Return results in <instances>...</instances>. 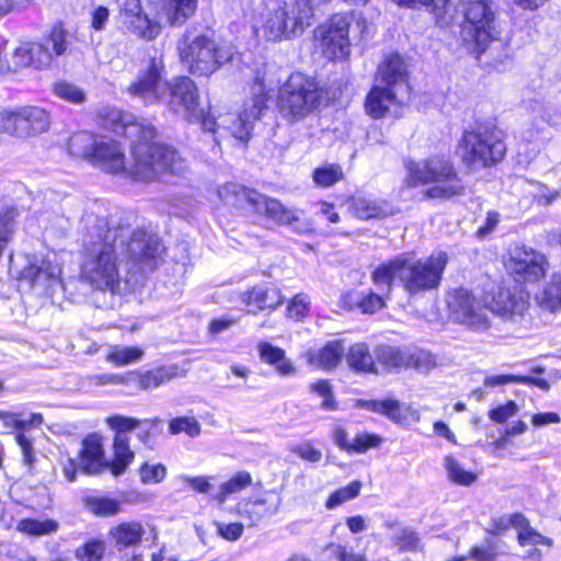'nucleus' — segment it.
<instances>
[{
  "label": "nucleus",
  "instance_id": "f257e3e1",
  "mask_svg": "<svg viewBox=\"0 0 561 561\" xmlns=\"http://www.w3.org/2000/svg\"><path fill=\"white\" fill-rule=\"evenodd\" d=\"M162 251L154 234L108 228L102 240L87 248L81 276L94 289L123 295L135 290L138 273L142 277L157 267Z\"/></svg>",
  "mask_w": 561,
  "mask_h": 561
},
{
  "label": "nucleus",
  "instance_id": "f03ea898",
  "mask_svg": "<svg viewBox=\"0 0 561 561\" xmlns=\"http://www.w3.org/2000/svg\"><path fill=\"white\" fill-rule=\"evenodd\" d=\"M111 115L116 123L115 133L136 138L137 142L133 147L134 163L127 168L121 145L103 136L91 160L92 164L105 172L127 173L136 181L144 182L153 181L164 172L179 174L185 171V161L172 147L150 141L156 136V129L150 123L138 122L134 115L118 111Z\"/></svg>",
  "mask_w": 561,
  "mask_h": 561
},
{
  "label": "nucleus",
  "instance_id": "7ed1b4c3",
  "mask_svg": "<svg viewBox=\"0 0 561 561\" xmlns=\"http://www.w3.org/2000/svg\"><path fill=\"white\" fill-rule=\"evenodd\" d=\"M448 256L437 252L422 260L414 252L401 253L380 263L371 273L375 287L391 293L393 282L399 280L403 290L415 297L436 289L446 268Z\"/></svg>",
  "mask_w": 561,
  "mask_h": 561
},
{
  "label": "nucleus",
  "instance_id": "20e7f679",
  "mask_svg": "<svg viewBox=\"0 0 561 561\" xmlns=\"http://www.w3.org/2000/svg\"><path fill=\"white\" fill-rule=\"evenodd\" d=\"M331 0H275L263 15L262 35L271 42L289 41L299 37L310 27L314 9Z\"/></svg>",
  "mask_w": 561,
  "mask_h": 561
},
{
  "label": "nucleus",
  "instance_id": "39448f33",
  "mask_svg": "<svg viewBox=\"0 0 561 561\" xmlns=\"http://www.w3.org/2000/svg\"><path fill=\"white\" fill-rule=\"evenodd\" d=\"M270 100V89L266 87L264 78L256 76L250 85V96L243 104V110L234 117L232 114H226L219 117L220 123L210 115H205L201 110L199 117L191 122H199L204 130L216 133V127H225L230 130L232 136L241 142H247L252 134L253 126L267 111Z\"/></svg>",
  "mask_w": 561,
  "mask_h": 561
},
{
  "label": "nucleus",
  "instance_id": "423d86ee",
  "mask_svg": "<svg viewBox=\"0 0 561 561\" xmlns=\"http://www.w3.org/2000/svg\"><path fill=\"white\" fill-rule=\"evenodd\" d=\"M239 195L244 197L257 214L278 226H287L291 231L300 234L313 230V222L305 216L304 210L286 207L276 198L248 191L234 183L226 184L218 190L219 198L226 204H236Z\"/></svg>",
  "mask_w": 561,
  "mask_h": 561
},
{
  "label": "nucleus",
  "instance_id": "0eeeda50",
  "mask_svg": "<svg viewBox=\"0 0 561 561\" xmlns=\"http://www.w3.org/2000/svg\"><path fill=\"white\" fill-rule=\"evenodd\" d=\"M465 21L462 41L477 57L488 49L501 48L500 30L493 3L488 0H460Z\"/></svg>",
  "mask_w": 561,
  "mask_h": 561
},
{
  "label": "nucleus",
  "instance_id": "6e6552de",
  "mask_svg": "<svg viewBox=\"0 0 561 561\" xmlns=\"http://www.w3.org/2000/svg\"><path fill=\"white\" fill-rule=\"evenodd\" d=\"M321 99L322 92L313 77L293 72L279 88L277 106L285 121L296 123L313 113Z\"/></svg>",
  "mask_w": 561,
  "mask_h": 561
},
{
  "label": "nucleus",
  "instance_id": "1a4fd4ad",
  "mask_svg": "<svg viewBox=\"0 0 561 561\" xmlns=\"http://www.w3.org/2000/svg\"><path fill=\"white\" fill-rule=\"evenodd\" d=\"M355 24L363 36L367 21L354 12L336 13L314 30V44L321 54L330 60L345 59L351 53L350 30Z\"/></svg>",
  "mask_w": 561,
  "mask_h": 561
},
{
  "label": "nucleus",
  "instance_id": "9d476101",
  "mask_svg": "<svg viewBox=\"0 0 561 561\" xmlns=\"http://www.w3.org/2000/svg\"><path fill=\"white\" fill-rule=\"evenodd\" d=\"M505 151L501 133L489 128L465 131L458 145V154L472 170L497 163Z\"/></svg>",
  "mask_w": 561,
  "mask_h": 561
},
{
  "label": "nucleus",
  "instance_id": "9b49d317",
  "mask_svg": "<svg viewBox=\"0 0 561 561\" xmlns=\"http://www.w3.org/2000/svg\"><path fill=\"white\" fill-rule=\"evenodd\" d=\"M230 45H219L206 35H198L181 48L183 65L195 76H209L233 57Z\"/></svg>",
  "mask_w": 561,
  "mask_h": 561
},
{
  "label": "nucleus",
  "instance_id": "f8f14e48",
  "mask_svg": "<svg viewBox=\"0 0 561 561\" xmlns=\"http://www.w3.org/2000/svg\"><path fill=\"white\" fill-rule=\"evenodd\" d=\"M163 68L161 59H150L148 66L141 69L135 80L128 85L127 92L145 104L161 102L168 94L169 85L163 76Z\"/></svg>",
  "mask_w": 561,
  "mask_h": 561
},
{
  "label": "nucleus",
  "instance_id": "ddd939ff",
  "mask_svg": "<svg viewBox=\"0 0 561 561\" xmlns=\"http://www.w3.org/2000/svg\"><path fill=\"white\" fill-rule=\"evenodd\" d=\"M23 260L24 264L20 272L22 278L51 294L57 288H62L61 266L57 261L56 254L47 256L26 254L23 256Z\"/></svg>",
  "mask_w": 561,
  "mask_h": 561
},
{
  "label": "nucleus",
  "instance_id": "4468645a",
  "mask_svg": "<svg viewBox=\"0 0 561 561\" xmlns=\"http://www.w3.org/2000/svg\"><path fill=\"white\" fill-rule=\"evenodd\" d=\"M105 422L116 433L113 442L114 460L108 463V468L113 476L118 477L125 472L135 458V454L129 447L127 433L138 427L141 421L134 417L114 415L107 417Z\"/></svg>",
  "mask_w": 561,
  "mask_h": 561
},
{
  "label": "nucleus",
  "instance_id": "2eb2a0df",
  "mask_svg": "<svg viewBox=\"0 0 561 561\" xmlns=\"http://www.w3.org/2000/svg\"><path fill=\"white\" fill-rule=\"evenodd\" d=\"M450 316L460 323L476 330L489 327V318L484 308L467 289L459 288L450 291L447 297Z\"/></svg>",
  "mask_w": 561,
  "mask_h": 561
},
{
  "label": "nucleus",
  "instance_id": "dca6fc26",
  "mask_svg": "<svg viewBox=\"0 0 561 561\" xmlns=\"http://www.w3.org/2000/svg\"><path fill=\"white\" fill-rule=\"evenodd\" d=\"M528 296L517 286H497L484 300V307L504 320L515 321L528 309Z\"/></svg>",
  "mask_w": 561,
  "mask_h": 561
},
{
  "label": "nucleus",
  "instance_id": "f3484780",
  "mask_svg": "<svg viewBox=\"0 0 561 561\" xmlns=\"http://www.w3.org/2000/svg\"><path fill=\"white\" fill-rule=\"evenodd\" d=\"M405 185L415 187L431 184L439 178H448V174H450L455 168L448 158L436 154L420 161H408L405 163Z\"/></svg>",
  "mask_w": 561,
  "mask_h": 561
},
{
  "label": "nucleus",
  "instance_id": "a211bd4d",
  "mask_svg": "<svg viewBox=\"0 0 561 561\" xmlns=\"http://www.w3.org/2000/svg\"><path fill=\"white\" fill-rule=\"evenodd\" d=\"M169 108L186 121L197 119L201 114L196 84L188 77L174 79L168 85Z\"/></svg>",
  "mask_w": 561,
  "mask_h": 561
},
{
  "label": "nucleus",
  "instance_id": "6ab92c4d",
  "mask_svg": "<svg viewBox=\"0 0 561 561\" xmlns=\"http://www.w3.org/2000/svg\"><path fill=\"white\" fill-rule=\"evenodd\" d=\"M124 23L137 36L145 39H153L161 33L160 22L157 21V12L153 16L145 13L140 0H117Z\"/></svg>",
  "mask_w": 561,
  "mask_h": 561
},
{
  "label": "nucleus",
  "instance_id": "aec40b11",
  "mask_svg": "<svg viewBox=\"0 0 561 561\" xmlns=\"http://www.w3.org/2000/svg\"><path fill=\"white\" fill-rule=\"evenodd\" d=\"M508 270L520 275L527 282H536L543 277L548 263L546 256L530 248H515L507 264Z\"/></svg>",
  "mask_w": 561,
  "mask_h": 561
},
{
  "label": "nucleus",
  "instance_id": "412c9836",
  "mask_svg": "<svg viewBox=\"0 0 561 561\" xmlns=\"http://www.w3.org/2000/svg\"><path fill=\"white\" fill-rule=\"evenodd\" d=\"M376 81L383 88L409 93V69L405 59L399 54H390L378 65Z\"/></svg>",
  "mask_w": 561,
  "mask_h": 561
},
{
  "label": "nucleus",
  "instance_id": "4be33fe9",
  "mask_svg": "<svg viewBox=\"0 0 561 561\" xmlns=\"http://www.w3.org/2000/svg\"><path fill=\"white\" fill-rule=\"evenodd\" d=\"M402 93L376 84L365 100V111L373 118H381L387 114L399 117L404 106Z\"/></svg>",
  "mask_w": 561,
  "mask_h": 561
},
{
  "label": "nucleus",
  "instance_id": "5701e85b",
  "mask_svg": "<svg viewBox=\"0 0 561 561\" xmlns=\"http://www.w3.org/2000/svg\"><path fill=\"white\" fill-rule=\"evenodd\" d=\"M358 407L379 413L396 424L409 426L420 421L419 411L394 399L358 401Z\"/></svg>",
  "mask_w": 561,
  "mask_h": 561
},
{
  "label": "nucleus",
  "instance_id": "b1692460",
  "mask_svg": "<svg viewBox=\"0 0 561 561\" xmlns=\"http://www.w3.org/2000/svg\"><path fill=\"white\" fill-rule=\"evenodd\" d=\"M279 288L264 284L255 285L240 294L241 302L248 307V312L256 314L264 310H275L284 302Z\"/></svg>",
  "mask_w": 561,
  "mask_h": 561
},
{
  "label": "nucleus",
  "instance_id": "393cba45",
  "mask_svg": "<svg viewBox=\"0 0 561 561\" xmlns=\"http://www.w3.org/2000/svg\"><path fill=\"white\" fill-rule=\"evenodd\" d=\"M0 420L3 421L4 426L12 427L18 431L15 440L23 453L25 462L31 463L33 461V443L32 439L23 433V431L27 427L39 426L43 423V415L39 413H32L28 419L24 420L21 419L20 414L0 411Z\"/></svg>",
  "mask_w": 561,
  "mask_h": 561
},
{
  "label": "nucleus",
  "instance_id": "a878e982",
  "mask_svg": "<svg viewBox=\"0 0 561 561\" xmlns=\"http://www.w3.org/2000/svg\"><path fill=\"white\" fill-rule=\"evenodd\" d=\"M197 8V0H161L156 4L157 21L162 24L182 25Z\"/></svg>",
  "mask_w": 561,
  "mask_h": 561
},
{
  "label": "nucleus",
  "instance_id": "bb28decb",
  "mask_svg": "<svg viewBox=\"0 0 561 561\" xmlns=\"http://www.w3.org/2000/svg\"><path fill=\"white\" fill-rule=\"evenodd\" d=\"M280 504L282 497L271 491L264 497L247 501L239 512L242 518L249 520L250 526H255L264 518L276 514Z\"/></svg>",
  "mask_w": 561,
  "mask_h": 561
},
{
  "label": "nucleus",
  "instance_id": "cd10ccee",
  "mask_svg": "<svg viewBox=\"0 0 561 561\" xmlns=\"http://www.w3.org/2000/svg\"><path fill=\"white\" fill-rule=\"evenodd\" d=\"M348 210L360 220L380 219L393 214V208L388 202L366 195L350 198Z\"/></svg>",
  "mask_w": 561,
  "mask_h": 561
},
{
  "label": "nucleus",
  "instance_id": "c85d7f7f",
  "mask_svg": "<svg viewBox=\"0 0 561 561\" xmlns=\"http://www.w3.org/2000/svg\"><path fill=\"white\" fill-rule=\"evenodd\" d=\"M21 139H26L45 133L50 126V115L39 106H19Z\"/></svg>",
  "mask_w": 561,
  "mask_h": 561
},
{
  "label": "nucleus",
  "instance_id": "c756f323",
  "mask_svg": "<svg viewBox=\"0 0 561 561\" xmlns=\"http://www.w3.org/2000/svg\"><path fill=\"white\" fill-rule=\"evenodd\" d=\"M145 533V527L140 522H122L110 529L108 538L118 551H123L137 548L141 543Z\"/></svg>",
  "mask_w": 561,
  "mask_h": 561
},
{
  "label": "nucleus",
  "instance_id": "7c9ffc66",
  "mask_svg": "<svg viewBox=\"0 0 561 561\" xmlns=\"http://www.w3.org/2000/svg\"><path fill=\"white\" fill-rule=\"evenodd\" d=\"M344 351L342 341L335 340L328 342L319 350H308L304 357L310 366L322 370H331L341 363Z\"/></svg>",
  "mask_w": 561,
  "mask_h": 561
},
{
  "label": "nucleus",
  "instance_id": "2f4dec72",
  "mask_svg": "<svg viewBox=\"0 0 561 561\" xmlns=\"http://www.w3.org/2000/svg\"><path fill=\"white\" fill-rule=\"evenodd\" d=\"M508 523L518 528V542L520 546H530L531 548L526 551L527 558L539 561L541 559V552L537 546L542 545L550 547L551 540L539 533L535 531L527 524L526 518L522 514H513L510 516Z\"/></svg>",
  "mask_w": 561,
  "mask_h": 561
},
{
  "label": "nucleus",
  "instance_id": "473e14b6",
  "mask_svg": "<svg viewBox=\"0 0 561 561\" xmlns=\"http://www.w3.org/2000/svg\"><path fill=\"white\" fill-rule=\"evenodd\" d=\"M80 465L82 470L90 474L100 473L108 468L100 436L90 435L83 440Z\"/></svg>",
  "mask_w": 561,
  "mask_h": 561
},
{
  "label": "nucleus",
  "instance_id": "72a5a7b5",
  "mask_svg": "<svg viewBox=\"0 0 561 561\" xmlns=\"http://www.w3.org/2000/svg\"><path fill=\"white\" fill-rule=\"evenodd\" d=\"M179 376H183V374H180L179 367L176 365H169L160 366L142 374L130 373L128 374V380L133 383H137L138 388L142 390H151Z\"/></svg>",
  "mask_w": 561,
  "mask_h": 561
},
{
  "label": "nucleus",
  "instance_id": "f704fd0d",
  "mask_svg": "<svg viewBox=\"0 0 561 561\" xmlns=\"http://www.w3.org/2000/svg\"><path fill=\"white\" fill-rule=\"evenodd\" d=\"M379 293L371 290L365 291H348L343 296V304L351 310L357 309L363 313H375L376 311L385 307V296L390 293H386L376 287Z\"/></svg>",
  "mask_w": 561,
  "mask_h": 561
},
{
  "label": "nucleus",
  "instance_id": "c9c22d12",
  "mask_svg": "<svg viewBox=\"0 0 561 561\" xmlns=\"http://www.w3.org/2000/svg\"><path fill=\"white\" fill-rule=\"evenodd\" d=\"M260 359L275 368L283 377L294 376L297 371L295 365L286 357L283 348L272 345L268 342L257 344Z\"/></svg>",
  "mask_w": 561,
  "mask_h": 561
},
{
  "label": "nucleus",
  "instance_id": "e433bc0d",
  "mask_svg": "<svg viewBox=\"0 0 561 561\" xmlns=\"http://www.w3.org/2000/svg\"><path fill=\"white\" fill-rule=\"evenodd\" d=\"M534 300L542 310L549 312L561 310V273L552 274L549 282L535 293Z\"/></svg>",
  "mask_w": 561,
  "mask_h": 561
},
{
  "label": "nucleus",
  "instance_id": "4c0bfd02",
  "mask_svg": "<svg viewBox=\"0 0 561 561\" xmlns=\"http://www.w3.org/2000/svg\"><path fill=\"white\" fill-rule=\"evenodd\" d=\"M347 366L356 371L363 374H380L374 355L366 343L353 344L345 355Z\"/></svg>",
  "mask_w": 561,
  "mask_h": 561
},
{
  "label": "nucleus",
  "instance_id": "58836bf2",
  "mask_svg": "<svg viewBox=\"0 0 561 561\" xmlns=\"http://www.w3.org/2000/svg\"><path fill=\"white\" fill-rule=\"evenodd\" d=\"M431 184L425 191V196L431 199H450L465 193V185L456 170L448 178H439Z\"/></svg>",
  "mask_w": 561,
  "mask_h": 561
},
{
  "label": "nucleus",
  "instance_id": "ea45409f",
  "mask_svg": "<svg viewBox=\"0 0 561 561\" xmlns=\"http://www.w3.org/2000/svg\"><path fill=\"white\" fill-rule=\"evenodd\" d=\"M102 137L103 136H96L87 131L77 133L69 139V152L73 157L91 162L93 156H95L100 138Z\"/></svg>",
  "mask_w": 561,
  "mask_h": 561
},
{
  "label": "nucleus",
  "instance_id": "a19ab883",
  "mask_svg": "<svg viewBox=\"0 0 561 561\" xmlns=\"http://www.w3.org/2000/svg\"><path fill=\"white\" fill-rule=\"evenodd\" d=\"M443 466L446 471L447 479L456 485L470 486L478 480L477 473L465 469L462 463L451 455L444 457Z\"/></svg>",
  "mask_w": 561,
  "mask_h": 561
},
{
  "label": "nucleus",
  "instance_id": "79ce46f5",
  "mask_svg": "<svg viewBox=\"0 0 561 561\" xmlns=\"http://www.w3.org/2000/svg\"><path fill=\"white\" fill-rule=\"evenodd\" d=\"M59 529V523L51 518L46 519H34L23 518L19 520L16 530L33 537L48 536L57 533Z\"/></svg>",
  "mask_w": 561,
  "mask_h": 561
},
{
  "label": "nucleus",
  "instance_id": "37998d69",
  "mask_svg": "<svg viewBox=\"0 0 561 561\" xmlns=\"http://www.w3.org/2000/svg\"><path fill=\"white\" fill-rule=\"evenodd\" d=\"M252 484V476L248 471H239L229 480L220 484L216 500L222 504L227 499L236 493H240Z\"/></svg>",
  "mask_w": 561,
  "mask_h": 561
},
{
  "label": "nucleus",
  "instance_id": "c03bdc74",
  "mask_svg": "<svg viewBox=\"0 0 561 561\" xmlns=\"http://www.w3.org/2000/svg\"><path fill=\"white\" fill-rule=\"evenodd\" d=\"M144 357V351L138 346H112L106 355V360L115 366H126L139 362Z\"/></svg>",
  "mask_w": 561,
  "mask_h": 561
},
{
  "label": "nucleus",
  "instance_id": "a18cd8bd",
  "mask_svg": "<svg viewBox=\"0 0 561 561\" xmlns=\"http://www.w3.org/2000/svg\"><path fill=\"white\" fill-rule=\"evenodd\" d=\"M377 366H381L383 370H391L405 365L404 354L394 346L380 345L375 350Z\"/></svg>",
  "mask_w": 561,
  "mask_h": 561
},
{
  "label": "nucleus",
  "instance_id": "49530a36",
  "mask_svg": "<svg viewBox=\"0 0 561 561\" xmlns=\"http://www.w3.org/2000/svg\"><path fill=\"white\" fill-rule=\"evenodd\" d=\"M362 482L358 480L352 481L345 486H342L332 492L325 501V507L333 510L343 503L357 497L362 490Z\"/></svg>",
  "mask_w": 561,
  "mask_h": 561
},
{
  "label": "nucleus",
  "instance_id": "de8ad7c7",
  "mask_svg": "<svg viewBox=\"0 0 561 561\" xmlns=\"http://www.w3.org/2000/svg\"><path fill=\"white\" fill-rule=\"evenodd\" d=\"M87 508L99 516H113L121 512V502L106 496H92L85 501Z\"/></svg>",
  "mask_w": 561,
  "mask_h": 561
},
{
  "label": "nucleus",
  "instance_id": "09e8293b",
  "mask_svg": "<svg viewBox=\"0 0 561 561\" xmlns=\"http://www.w3.org/2000/svg\"><path fill=\"white\" fill-rule=\"evenodd\" d=\"M19 106L0 108V133L21 138Z\"/></svg>",
  "mask_w": 561,
  "mask_h": 561
},
{
  "label": "nucleus",
  "instance_id": "8fccbe9b",
  "mask_svg": "<svg viewBox=\"0 0 561 561\" xmlns=\"http://www.w3.org/2000/svg\"><path fill=\"white\" fill-rule=\"evenodd\" d=\"M69 33L61 25H55L49 35L44 39V44L49 47L53 56H61L69 48Z\"/></svg>",
  "mask_w": 561,
  "mask_h": 561
},
{
  "label": "nucleus",
  "instance_id": "3c124183",
  "mask_svg": "<svg viewBox=\"0 0 561 561\" xmlns=\"http://www.w3.org/2000/svg\"><path fill=\"white\" fill-rule=\"evenodd\" d=\"M30 66L41 69L48 67L53 61V53L44 42L27 43Z\"/></svg>",
  "mask_w": 561,
  "mask_h": 561
},
{
  "label": "nucleus",
  "instance_id": "603ef678",
  "mask_svg": "<svg viewBox=\"0 0 561 561\" xmlns=\"http://www.w3.org/2000/svg\"><path fill=\"white\" fill-rule=\"evenodd\" d=\"M312 179L317 185L329 187L343 179V171L339 164H329L313 171Z\"/></svg>",
  "mask_w": 561,
  "mask_h": 561
},
{
  "label": "nucleus",
  "instance_id": "864d4df0",
  "mask_svg": "<svg viewBox=\"0 0 561 561\" xmlns=\"http://www.w3.org/2000/svg\"><path fill=\"white\" fill-rule=\"evenodd\" d=\"M105 542L100 539H92L79 547L75 556L79 561H101L105 553Z\"/></svg>",
  "mask_w": 561,
  "mask_h": 561
},
{
  "label": "nucleus",
  "instance_id": "5fc2aeb1",
  "mask_svg": "<svg viewBox=\"0 0 561 561\" xmlns=\"http://www.w3.org/2000/svg\"><path fill=\"white\" fill-rule=\"evenodd\" d=\"M169 432L172 435L185 433L191 437H196L201 433V424L193 416H179L170 421Z\"/></svg>",
  "mask_w": 561,
  "mask_h": 561
},
{
  "label": "nucleus",
  "instance_id": "6e6d98bb",
  "mask_svg": "<svg viewBox=\"0 0 561 561\" xmlns=\"http://www.w3.org/2000/svg\"><path fill=\"white\" fill-rule=\"evenodd\" d=\"M383 438L378 434L362 432L352 439L351 454H364L370 448H378Z\"/></svg>",
  "mask_w": 561,
  "mask_h": 561
},
{
  "label": "nucleus",
  "instance_id": "4d7b16f0",
  "mask_svg": "<svg viewBox=\"0 0 561 561\" xmlns=\"http://www.w3.org/2000/svg\"><path fill=\"white\" fill-rule=\"evenodd\" d=\"M139 477L145 484L160 483L167 477V468L162 463L145 462L139 468Z\"/></svg>",
  "mask_w": 561,
  "mask_h": 561
},
{
  "label": "nucleus",
  "instance_id": "13d9d810",
  "mask_svg": "<svg viewBox=\"0 0 561 561\" xmlns=\"http://www.w3.org/2000/svg\"><path fill=\"white\" fill-rule=\"evenodd\" d=\"M54 91L58 98L71 103L79 104L85 100V94L79 87L66 81L56 83Z\"/></svg>",
  "mask_w": 561,
  "mask_h": 561
},
{
  "label": "nucleus",
  "instance_id": "bf43d9fd",
  "mask_svg": "<svg viewBox=\"0 0 561 561\" xmlns=\"http://www.w3.org/2000/svg\"><path fill=\"white\" fill-rule=\"evenodd\" d=\"M311 391L323 398L321 408L324 410L333 411L336 409V401L334 400L332 387L328 380H318L311 385Z\"/></svg>",
  "mask_w": 561,
  "mask_h": 561
},
{
  "label": "nucleus",
  "instance_id": "052dcab7",
  "mask_svg": "<svg viewBox=\"0 0 561 561\" xmlns=\"http://www.w3.org/2000/svg\"><path fill=\"white\" fill-rule=\"evenodd\" d=\"M393 543L400 551H416L420 548L419 537L414 531L407 528L393 537Z\"/></svg>",
  "mask_w": 561,
  "mask_h": 561
},
{
  "label": "nucleus",
  "instance_id": "680f3d73",
  "mask_svg": "<svg viewBox=\"0 0 561 561\" xmlns=\"http://www.w3.org/2000/svg\"><path fill=\"white\" fill-rule=\"evenodd\" d=\"M310 300L309 297L305 294L296 295L287 306V314L289 318L295 320L302 319L307 312Z\"/></svg>",
  "mask_w": 561,
  "mask_h": 561
},
{
  "label": "nucleus",
  "instance_id": "e2e57ef3",
  "mask_svg": "<svg viewBox=\"0 0 561 561\" xmlns=\"http://www.w3.org/2000/svg\"><path fill=\"white\" fill-rule=\"evenodd\" d=\"M291 451L298 455L301 459L312 463H317L322 459L321 450L317 449L309 442L294 446L291 448Z\"/></svg>",
  "mask_w": 561,
  "mask_h": 561
},
{
  "label": "nucleus",
  "instance_id": "0e129e2a",
  "mask_svg": "<svg viewBox=\"0 0 561 561\" xmlns=\"http://www.w3.org/2000/svg\"><path fill=\"white\" fill-rule=\"evenodd\" d=\"M179 481L191 486L194 491L207 494L211 490L213 485L210 483L211 478L206 476L191 477V476H180Z\"/></svg>",
  "mask_w": 561,
  "mask_h": 561
},
{
  "label": "nucleus",
  "instance_id": "69168bd1",
  "mask_svg": "<svg viewBox=\"0 0 561 561\" xmlns=\"http://www.w3.org/2000/svg\"><path fill=\"white\" fill-rule=\"evenodd\" d=\"M27 43H21L12 53L11 59L9 60L11 64L12 72L18 71L21 68L30 67L31 62Z\"/></svg>",
  "mask_w": 561,
  "mask_h": 561
},
{
  "label": "nucleus",
  "instance_id": "338daca9",
  "mask_svg": "<svg viewBox=\"0 0 561 561\" xmlns=\"http://www.w3.org/2000/svg\"><path fill=\"white\" fill-rule=\"evenodd\" d=\"M518 412V407L514 401H508L507 403L500 405L490 411V419L496 423H503L507 419L516 415Z\"/></svg>",
  "mask_w": 561,
  "mask_h": 561
},
{
  "label": "nucleus",
  "instance_id": "774afa93",
  "mask_svg": "<svg viewBox=\"0 0 561 561\" xmlns=\"http://www.w3.org/2000/svg\"><path fill=\"white\" fill-rule=\"evenodd\" d=\"M470 556L476 561H493L496 557V549L492 542L488 541L479 547L472 548Z\"/></svg>",
  "mask_w": 561,
  "mask_h": 561
}]
</instances>
